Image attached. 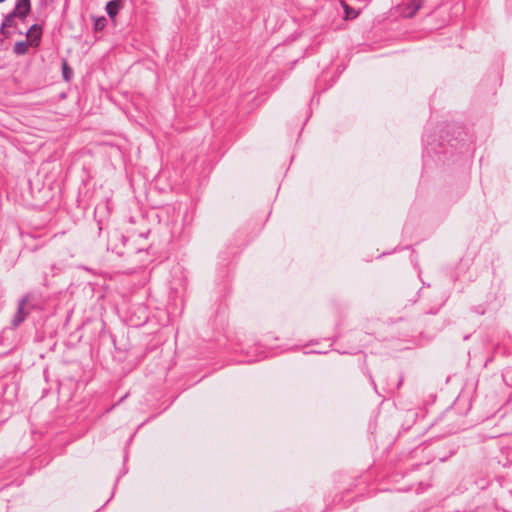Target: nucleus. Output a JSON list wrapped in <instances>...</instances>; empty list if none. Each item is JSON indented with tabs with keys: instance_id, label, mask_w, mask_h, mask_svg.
Returning a JSON list of instances; mask_svg holds the SVG:
<instances>
[{
	"instance_id": "nucleus-1",
	"label": "nucleus",
	"mask_w": 512,
	"mask_h": 512,
	"mask_svg": "<svg viewBox=\"0 0 512 512\" xmlns=\"http://www.w3.org/2000/svg\"><path fill=\"white\" fill-rule=\"evenodd\" d=\"M30 299V294L24 295L18 302L17 311L11 321L12 328H17L28 316V312L25 311V306Z\"/></svg>"
},
{
	"instance_id": "nucleus-2",
	"label": "nucleus",
	"mask_w": 512,
	"mask_h": 512,
	"mask_svg": "<svg viewBox=\"0 0 512 512\" xmlns=\"http://www.w3.org/2000/svg\"><path fill=\"white\" fill-rule=\"evenodd\" d=\"M12 11L18 15V18L24 20L31 11V1L16 0L14 9Z\"/></svg>"
},
{
	"instance_id": "nucleus-3",
	"label": "nucleus",
	"mask_w": 512,
	"mask_h": 512,
	"mask_svg": "<svg viewBox=\"0 0 512 512\" xmlns=\"http://www.w3.org/2000/svg\"><path fill=\"white\" fill-rule=\"evenodd\" d=\"M41 35L42 29L37 24H33L27 32V36L30 37L31 45H38L41 39Z\"/></svg>"
},
{
	"instance_id": "nucleus-4",
	"label": "nucleus",
	"mask_w": 512,
	"mask_h": 512,
	"mask_svg": "<svg viewBox=\"0 0 512 512\" xmlns=\"http://www.w3.org/2000/svg\"><path fill=\"white\" fill-rule=\"evenodd\" d=\"M122 7V0H111L106 4V12L109 17L114 18L120 8Z\"/></svg>"
},
{
	"instance_id": "nucleus-5",
	"label": "nucleus",
	"mask_w": 512,
	"mask_h": 512,
	"mask_svg": "<svg viewBox=\"0 0 512 512\" xmlns=\"http://www.w3.org/2000/svg\"><path fill=\"white\" fill-rule=\"evenodd\" d=\"M423 0H411L409 4L407 5V10H409L406 13L407 17H413L417 11L422 7Z\"/></svg>"
},
{
	"instance_id": "nucleus-6",
	"label": "nucleus",
	"mask_w": 512,
	"mask_h": 512,
	"mask_svg": "<svg viewBox=\"0 0 512 512\" xmlns=\"http://www.w3.org/2000/svg\"><path fill=\"white\" fill-rule=\"evenodd\" d=\"M13 51L17 55H24L28 51V46H27L26 42L19 41V42L15 43V45L13 47Z\"/></svg>"
},
{
	"instance_id": "nucleus-7",
	"label": "nucleus",
	"mask_w": 512,
	"mask_h": 512,
	"mask_svg": "<svg viewBox=\"0 0 512 512\" xmlns=\"http://www.w3.org/2000/svg\"><path fill=\"white\" fill-rule=\"evenodd\" d=\"M15 18H18V15L16 13H14L13 11H11L10 13H8L2 23H3V27H12L14 26L15 22Z\"/></svg>"
},
{
	"instance_id": "nucleus-8",
	"label": "nucleus",
	"mask_w": 512,
	"mask_h": 512,
	"mask_svg": "<svg viewBox=\"0 0 512 512\" xmlns=\"http://www.w3.org/2000/svg\"><path fill=\"white\" fill-rule=\"evenodd\" d=\"M342 4L344 7L345 19H355L359 15V12L354 8H351L345 3Z\"/></svg>"
},
{
	"instance_id": "nucleus-9",
	"label": "nucleus",
	"mask_w": 512,
	"mask_h": 512,
	"mask_svg": "<svg viewBox=\"0 0 512 512\" xmlns=\"http://www.w3.org/2000/svg\"><path fill=\"white\" fill-rule=\"evenodd\" d=\"M105 18H101L96 21L95 23V29H102L104 27Z\"/></svg>"
},
{
	"instance_id": "nucleus-10",
	"label": "nucleus",
	"mask_w": 512,
	"mask_h": 512,
	"mask_svg": "<svg viewBox=\"0 0 512 512\" xmlns=\"http://www.w3.org/2000/svg\"><path fill=\"white\" fill-rule=\"evenodd\" d=\"M506 8L512 12V0H506Z\"/></svg>"
},
{
	"instance_id": "nucleus-11",
	"label": "nucleus",
	"mask_w": 512,
	"mask_h": 512,
	"mask_svg": "<svg viewBox=\"0 0 512 512\" xmlns=\"http://www.w3.org/2000/svg\"><path fill=\"white\" fill-rule=\"evenodd\" d=\"M5 28H6V27H3V23H2V24H1V27H0V33H1L2 35H6V33H5Z\"/></svg>"
},
{
	"instance_id": "nucleus-12",
	"label": "nucleus",
	"mask_w": 512,
	"mask_h": 512,
	"mask_svg": "<svg viewBox=\"0 0 512 512\" xmlns=\"http://www.w3.org/2000/svg\"><path fill=\"white\" fill-rule=\"evenodd\" d=\"M63 74H64V77H65L66 79H68V78H67V75H66V74H68V71H66V63H64V71H63Z\"/></svg>"
},
{
	"instance_id": "nucleus-13",
	"label": "nucleus",
	"mask_w": 512,
	"mask_h": 512,
	"mask_svg": "<svg viewBox=\"0 0 512 512\" xmlns=\"http://www.w3.org/2000/svg\"><path fill=\"white\" fill-rule=\"evenodd\" d=\"M63 74H64V77H65L66 79H68V78H67V75H66V74H68V71H66V63H64V71H63Z\"/></svg>"
}]
</instances>
